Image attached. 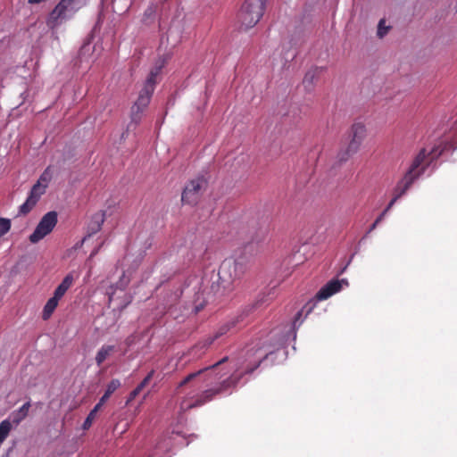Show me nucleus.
Listing matches in <instances>:
<instances>
[{
    "label": "nucleus",
    "instance_id": "2eb2a0df",
    "mask_svg": "<svg viewBox=\"0 0 457 457\" xmlns=\"http://www.w3.org/2000/svg\"><path fill=\"white\" fill-rule=\"evenodd\" d=\"M116 351V347L111 345H104L100 347L96 354V362L98 366H101L104 361H106L109 357H111L114 352Z\"/></svg>",
    "mask_w": 457,
    "mask_h": 457
},
{
    "label": "nucleus",
    "instance_id": "7ed1b4c3",
    "mask_svg": "<svg viewBox=\"0 0 457 457\" xmlns=\"http://www.w3.org/2000/svg\"><path fill=\"white\" fill-rule=\"evenodd\" d=\"M164 65V62L162 61V62L154 67L149 73L144 87L139 92V96L131 107V120L132 121L138 123L141 115L143 112L145 110V108L148 106L152 94L154 90L155 83H156V78L159 75L162 66Z\"/></svg>",
    "mask_w": 457,
    "mask_h": 457
},
{
    "label": "nucleus",
    "instance_id": "cd10ccee",
    "mask_svg": "<svg viewBox=\"0 0 457 457\" xmlns=\"http://www.w3.org/2000/svg\"><path fill=\"white\" fill-rule=\"evenodd\" d=\"M390 209H387V207L384 210V212L376 219V220L374 221V223L371 225L370 230H369V233L371 232L373 229L376 228V227L383 220V219L385 218L386 214L387 213V212L389 211Z\"/></svg>",
    "mask_w": 457,
    "mask_h": 457
},
{
    "label": "nucleus",
    "instance_id": "f257e3e1",
    "mask_svg": "<svg viewBox=\"0 0 457 457\" xmlns=\"http://www.w3.org/2000/svg\"><path fill=\"white\" fill-rule=\"evenodd\" d=\"M368 137V129L364 122L355 121L346 134V145L341 148L336 159L339 164L345 162L351 156L358 153Z\"/></svg>",
    "mask_w": 457,
    "mask_h": 457
},
{
    "label": "nucleus",
    "instance_id": "f03ea898",
    "mask_svg": "<svg viewBox=\"0 0 457 457\" xmlns=\"http://www.w3.org/2000/svg\"><path fill=\"white\" fill-rule=\"evenodd\" d=\"M427 156L426 149H421L414 158L404 177L397 183L395 188V196L388 204L387 209H391L395 202L406 193L414 180L424 173L426 165H423V163Z\"/></svg>",
    "mask_w": 457,
    "mask_h": 457
},
{
    "label": "nucleus",
    "instance_id": "412c9836",
    "mask_svg": "<svg viewBox=\"0 0 457 457\" xmlns=\"http://www.w3.org/2000/svg\"><path fill=\"white\" fill-rule=\"evenodd\" d=\"M302 315H303V311H299L295 319H294V321H293V324H292V331H291V336H292V339L293 340H295L296 338V328L298 327H300V325L303 323V319L302 318Z\"/></svg>",
    "mask_w": 457,
    "mask_h": 457
},
{
    "label": "nucleus",
    "instance_id": "9d476101",
    "mask_svg": "<svg viewBox=\"0 0 457 457\" xmlns=\"http://www.w3.org/2000/svg\"><path fill=\"white\" fill-rule=\"evenodd\" d=\"M206 187L207 181L204 177L192 179L182 193V201L188 204H196Z\"/></svg>",
    "mask_w": 457,
    "mask_h": 457
},
{
    "label": "nucleus",
    "instance_id": "c85d7f7f",
    "mask_svg": "<svg viewBox=\"0 0 457 457\" xmlns=\"http://www.w3.org/2000/svg\"><path fill=\"white\" fill-rule=\"evenodd\" d=\"M141 391L136 387L129 395V399L127 403H129L130 401L134 400L140 393Z\"/></svg>",
    "mask_w": 457,
    "mask_h": 457
},
{
    "label": "nucleus",
    "instance_id": "f8f14e48",
    "mask_svg": "<svg viewBox=\"0 0 457 457\" xmlns=\"http://www.w3.org/2000/svg\"><path fill=\"white\" fill-rule=\"evenodd\" d=\"M344 287H348V281L346 279L331 280L318 291L316 298L319 301L326 300L339 292Z\"/></svg>",
    "mask_w": 457,
    "mask_h": 457
},
{
    "label": "nucleus",
    "instance_id": "dca6fc26",
    "mask_svg": "<svg viewBox=\"0 0 457 457\" xmlns=\"http://www.w3.org/2000/svg\"><path fill=\"white\" fill-rule=\"evenodd\" d=\"M109 301L116 308H124L130 303L131 297L128 295L125 292L120 290L119 291L118 295H116V293L110 295Z\"/></svg>",
    "mask_w": 457,
    "mask_h": 457
},
{
    "label": "nucleus",
    "instance_id": "b1692460",
    "mask_svg": "<svg viewBox=\"0 0 457 457\" xmlns=\"http://www.w3.org/2000/svg\"><path fill=\"white\" fill-rule=\"evenodd\" d=\"M389 29H390V27L386 25V21L383 19L380 20L378 22V31H377L378 37L380 38L385 37L388 33Z\"/></svg>",
    "mask_w": 457,
    "mask_h": 457
},
{
    "label": "nucleus",
    "instance_id": "9b49d317",
    "mask_svg": "<svg viewBox=\"0 0 457 457\" xmlns=\"http://www.w3.org/2000/svg\"><path fill=\"white\" fill-rule=\"evenodd\" d=\"M227 360L228 358L224 357L211 367L200 370L196 372H193L187 375L183 380H181L179 383L177 390L179 391L183 386H188L189 388H199L206 378V372L209 371L210 370L216 369L218 366L224 363Z\"/></svg>",
    "mask_w": 457,
    "mask_h": 457
},
{
    "label": "nucleus",
    "instance_id": "5701e85b",
    "mask_svg": "<svg viewBox=\"0 0 457 457\" xmlns=\"http://www.w3.org/2000/svg\"><path fill=\"white\" fill-rule=\"evenodd\" d=\"M99 410L100 409H98V406H95L93 408V410L89 412V414L87 415V417L86 418V420L82 425L83 429H88L91 427L92 422L96 415V412Z\"/></svg>",
    "mask_w": 457,
    "mask_h": 457
},
{
    "label": "nucleus",
    "instance_id": "6e6552de",
    "mask_svg": "<svg viewBox=\"0 0 457 457\" xmlns=\"http://www.w3.org/2000/svg\"><path fill=\"white\" fill-rule=\"evenodd\" d=\"M58 221L57 212L54 211L46 212L40 220L34 232L29 236V241L36 244L49 235Z\"/></svg>",
    "mask_w": 457,
    "mask_h": 457
},
{
    "label": "nucleus",
    "instance_id": "aec40b11",
    "mask_svg": "<svg viewBox=\"0 0 457 457\" xmlns=\"http://www.w3.org/2000/svg\"><path fill=\"white\" fill-rule=\"evenodd\" d=\"M59 301L60 299L56 298L54 295L48 299L43 310L42 317L44 320H48L50 318L57 307Z\"/></svg>",
    "mask_w": 457,
    "mask_h": 457
},
{
    "label": "nucleus",
    "instance_id": "1a4fd4ad",
    "mask_svg": "<svg viewBox=\"0 0 457 457\" xmlns=\"http://www.w3.org/2000/svg\"><path fill=\"white\" fill-rule=\"evenodd\" d=\"M30 408V403H25L18 410L12 412L9 419L4 420L0 423V445L7 438L13 426H18L28 415Z\"/></svg>",
    "mask_w": 457,
    "mask_h": 457
},
{
    "label": "nucleus",
    "instance_id": "423d86ee",
    "mask_svg": "<svg viewBox=\"0 0 457 457\" xmlns=\"http://www.w3.org/2000/svg\"><path fill=\"white\" fill-rule=\"evenodd\" d=\"M245 271V266L243 262L227 258L221 262L219 269V283L225 291H230L234 282L239 279Z\"/></svg>",
    "mask_w": 457,
    "mask_h": 457
},
{
    "label": "nucleus",
    "instance_id": "20e7f679",
    "mask_svg": "<svg viewBox=\"0 0 457 457\" xmlns=\"http://www.w3.org/2000/svg\"><path fill=\"white\" fill-rule=\"evenodd\" d=\"M87 3V0H61L49 13L46 20L47 26L51 29L60 26L72 18Z\"/></svg>",
    "mask_w": 457,
    "mask_h": 457
},
{
    "label": "nucleus",
    "instance_id": "a878e982",
    "mask_svg": "<svg viewBox=\"0 0 457 457\" xmlns=\"http://www.w3.org/2000/svg\"><path fill=\"white\" fill-rule=\"evenodd\" d=\"M269 353H270L269 352H264L260 356H258L256 361H254L253 365L246 368L245 372L246 373L253 372L261 364V362L268 356Z\"/></svg>",
    "mask_w": 457,
    "mask_h": 457
},
{
    "label": "nucleus",
    "instance_id": "c756f323",
    "mask_svg": "<svg viewBox=\"0 0 457 457\" xmlns=\"http://www.w3.org/2000/svg\"><path fill=\"white\" fill-rule=\"evenodd\" d=\"M315 77V73L314 71H308L306 74H305V77H304V79H303V82H312L313 80Z\"/></svg>",
    "mask_w": 457,
    "mask_h": 457
},
{
    "label": "nucleus",
    "instance_id": "6ab92c4d",
    "mask_svg": "<svg viewBox=\"0 0 457 457\" xmlns=\"http://www.w3.org/2000/svg\"><path fill=\"white\" fill-rule=\"evenodd\" d=\"M104 215L100 213H96L92 217L91 222L88 225V235H91L98 232L101 229V227L104 223Z\"/></svg>",
    "mask_w": 457,
    "mask_h": 457
},
{
    "label": "nucleus",
    "instance_id": "2f4dec72",
    "mask_svg": "<svg viewBox=\"0 0 457 457\" xmlns=\"http://www.w3.org/2000/svg\"><path fill=\"white\" fill-rule=\"evenodd\" d=\"M434 152H436V149L431 150V152H430V154H434Z\"/></svg>",
    "mask_w": 457,
    "mask_h": 457
},
{
    "label": "nucleus",
    "instance_id": "393cba45",
    "mask_svg": "<svg viewBox=\"0 0 457 457\" xmlns=\"http://www.w3.org/2000/svg\"><path fill=\"white\" fill-rule=\"evenodd\" d=\"M11 228V220L5 218H0V237L6 234Z\"/></svg>",
    "mask_w": 457,
    "mask_h": 457
},
{
    "label": "nucleus",
    "instance_id": "0eeeda50",
    "mask_svg": "<svg viewBox=\"0 0 457 457\" xmlns=\"http://www.w3.org/2000/svg\"><path fill=\"white\" fill-rule=\"evenodd\" d=\"M235 366L237 367L236 371L229 378L223 380L218 388H212L204 391L200 395L197 396L195 402L191 403L187 400H184L181 403V409L187 410L193 407L201 406L204 403L211 401L216 394L226 392L228 388L235 386L242 377V373L238 374V370L243 368L242 365H239L238 363L235 364Z\"/></svg>",
    "mask_w": 457,
    "mask_h": 457
},
{
    "label": "nucleus",
    "instance_id": "bb28decb",
    "mask_svg": "<svg viewBox=\"0 0 457 457\" xmlns=\"http://www.w3.org/2000/svg\"><path fill=\"white\" fill-rule=\"evenodd\" d=\"M154 375V370H152L147 376L142 380V382L137 386L140 391L143 390V388L149 383V381L152 379V378Z\"/></svg>",
    "mask_w": 457,
    "mask_h": 457
},
{
    "label": "nucleus",
    "instance_id": "4be33fe9",
    "mask_svg": "<svg viewBox=\"0 0 457 457\" xmlns=\"http://www.w3.org/2000/svg\"><path fill=\"white\" fill-rule=\"evenodd\" d=\"M52 179V173L49 168L46 169L45 171L40 175L37 184L43 186L44 187H47L50 181Z\"/></svg>",
    "mask_w": 457,
    "mask_h": 457
},
{
    "label": "nucleus",
    "instance_id": "7c9ffc66",
    "mask_svg": "<svg viewBox=\"0 0 457 457\" xmlns=\"http://www.w3.org/2000/svg\"><path fill=\"white\" fill-rule=\"evenodd\" d=\"M203 307H204L203 303L196 304L195 307V312H198L201 309H203Z\"/></svg>",
    "mask_w": 457,
    "mask_h": 457
},
{
    "label": "nucleus",
    "instance_id": "39448f33",
    "mask_svg": "<svg viewBox=\"0 0 457 457\" xmlns=\"http://www.w3.org/2000/svg\"><path fill=\"white\" fill-rule=\"evenodd\" d=\"M269 0H245L239 12L240 29L253 28L262 18Z\"/></svg>",
    "mask_w": 457,
    "mask_h": 457
},
{
    "label": "nucleus",
    "instance_id": "f3484780",
    "mask_svg": "<svg viewBox=\"0 0 457 457\" xmlns=\"http://www.w3.org/2000/svg\"><path fill=\"white\" fill-rule=\"evenodd\" d=\"M120 386V381L117 378L112 379L106 387V390L104 394V395L100 398L98 403L96 406H98V409H100L104 403L109 399L111 395L114 393L119 387Z\"/></svg>",
    "mask_w": 457,
    "mask_h": 457
},
{
    "label": "nucleus",
    "instance_id": "ddd939ff",
    "mask_svg": "<svg viewBox=\"0 0 457 457\" xmlns=\"http://www.w3.org/2000/svg\"><path fill=\"white\" fill-rule=\"evenodd\" d=\"M46 189V188L44 187L43 186L36 183L32 187L25 203L21 205L20 213L27 214L28 212H29L31 209L36 205L41 195L45 194Z\"/></svg>",
    "mask_w": 457,
    "mask_h": 457
},
{
    "label": "nucleus",
    "instance_id": "4468645a",
    "mask_svg": "<svg viewBox=\"0 0 457 457\" xmlns=\"http://www.w3.org/2000/svg\"><path fill=\"white\" fill-rule=\"evenodd\" d=\"M235 325H236V321H234V320L224 324L218 329V331L216 332V334L213 337H207L199 345H201V347H203V348L207 347L208 345H212L215 339L227 334L233 327H235Z\"/></svg>",
    "mask_w": 457,
    "mask_h": 457
},
{
    "label": "nucleus",
    "instance_id": "a211bd4d",
    "mask_svg": "<svg viewBox=\"0 0 457 457\" xmlns=\"http://www.w3.org/2000/svg\"><path fill=\"white\" fill-rule=\"evenodd\" d=\"M73 283V276L71 274H68L61 282V284L54 290V295L56 298L61 299L67 290L71 287Z\"/></svg>",
    "mask_w": 457,
    "mask_h": 457
}]
</instances>
